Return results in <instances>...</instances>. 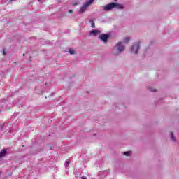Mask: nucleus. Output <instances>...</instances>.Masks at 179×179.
<instances>
[{
    "mask_svg": "<svg viewBox=\"0 0 179 179\" xmlns=\"http://www.w3.org/2000/svg\"><path fill=\"white\" fill-rule=\"evenodd\" d=\"M131 151H127L124 152V156H129L131 155Z\"/></svg>",
    "mask_w": 179,
    "mask_h": 179,
    "instance_id": "9",
    "label": "nucleus"
},
{
    "mask_svg": "<svg viewBox=\"0 0 179 179\" xmlns=\"http://www.w3.org/2000/svg\"><path fill=\"white\" fill-rule=\"evenodd\" d=\"M116 55H118V53H115Z\"/></svg>",
    "mask_w": 179,
    "mask_h": 179,
    "instance_id": "20",
    "label": "nucleus"
},
{
    "mask_svg": "<svg viewBox=\"0 0 179 179\" xmlns=\"http://www.w3.org/2000/svg\"><path fill=\"white\" fill-rule=\"evenodd\" d=\"M81 179H86V177L82 176V177H81Z\"/></svg>",
    "mask_w": 179,
    "mask_h": 179,
    "instance_id": "15",
    "label": "nucleus"
},
{
    "mask_svg": "<svg viewBox=\"0 0 179 179\" xmlns=\"http://www.w3.org/2000/svg\"><path fill=\"white\" fill-rule=\"evenodd\" d=\"M108 37L110 36L107 34H101L99 35V40L103 41V43H106L108 41Z\"/></svg>",
    "mask_w": 179,
    "mask_h": 179,
    "instance_id": "4",
    "label": "nucleus"
},
{
    "mask_svg": "<svg viewBox=\"0 0 179 179\" xmlns=\"http://www.w3.org/2000/svg\"><path fill=\"white\" fill-rule=\"evenodd\" d=\"M38 1L40 2V1H41V0H38Z\"/></svg>",
    "mask_w": 179,
    "mask_h": 179,
    "instance_id": "22",
    "label": "nucleus"
},
{
    "mask_svg": "<svg viewBox=\"0 0 179 179\" xmlns=\"http://www.w3.org/2000/svg\"><path fill=\"white\" fill-rule=\"evenodd\" d=\"M6 152V150H1V151L0 152V159H2V157H5Z\"/></svg>",
    "mask_w": 179,
    "mask_h": 179,
    "instance_id": "7",
    "label": "nucleus"
},
{
    "mask_svg": "<svg viewBox=\"0 0 179 179\" xmlns=\"http://www.w3.org/2000/svg\"><path fill=\"white\" fill-rule=\"evenodd\" d=\"M69 13H72V10H69Z\"/></svg>",
    "mask_w": 179,
    "mask_h": 179,
    "instance_id": "16",
    "label": "nucleus"
},
{
    "mask_svg": "<svg viewBox=\"0 0 179 179\" xmlns=\"http://www.w3.org/2000/svg\"><path fill=\"white\" fill-rule=\"evenodd\" d=\"M93 2H94V0H87L78 10V13L80 14L85 13V12H86V10H87V8H89V6H90V5L93 3Z\"/></svg>",
    "mask_w": 179,
    "mask_h": 179,
    "instance_id": "2",
    "label": "nucleus"
},
{
    "mask_svg": "<svg viewBox=\"0 0 179 179\" xmlns=\"http://www.w3.org/2000/svg\"><path fill=\"white\" fill-rule=\"evenodd\" d=\"M100 34H101V31H100V30H92L90 32V36H94V37H96V36H100Z\"/></svg>",
    "mask_w": 179,
    "mask_h": 179,
    "instance_id": "6",
    "label": "nucleus"
},
{
    "mask_svg": "<svg viewBox=\"0 0 179 179\" xmlns=\"http://www.w3.org/2000/svg\"><path fill=\"white\" fill-rule=\"evenodd\" d=\"M129 40L130 38L127 37V38H124V40H123V43H124L125 44H127V43H129Z\"/></svg>",
    "mask_w": 179,
    "mask_h": 179,
    "instance_id": "8",
    "label": "nucleus"
},
{
    "mask_svg": "<svg viewBox=\"0 0 179 179\" xmlns=\"http://www.w3.org/2000/svg\"><path fill=\"white\" fill-rule=\"evenodd\" d=\"M73 5H78V3H76L73 4Z\"/></svg>",
    "mask_w": 179,
    "mask_h": 179,
    "instance_id": "19",
    "label": "nucleus"
},
{
    "mask_svg": "<svg viewBox=\"0 0 179 179\" xmlns=\"http://www.w3.org/2000/svg\"><path fill=\"white\" fill-rule=\"evenodd\" d=\"M151 92H156V90H151Z\"/></svg>",
    "mask_w": 179,
    "mask_h": 179,
    "instance_id": "17",
    "label": "nucleus"
},
{
    "mask_svg": "<svg viewBox=\"0 0 179 179\" xmlns=\"http://www.w3.org/2000/svg\"><path fill=\"white\" fill-rule=\"evenodd\" d=\"M9 133H10V134H12V132H11V131H10V130L9 131Z\"/></svg>",
    "mask_w": 179,
    "mask_h": 179,
    "instance_id": "18",
    "label": "nucleus"
},
{
    "mask_svg": "<svg viewBox=\"0 0 179 179\" xmlns=\"http://www.w3.org/2000/svg\"><path fill=\"white\" fill-rule=\"evenodd\" d=\"M171 139L174 142L176 141V137L174 136V135L171 136Z\"/></svg>",
    "mask_w": 179,
    "mask_h": 179,
    "instance_id": "11",
    "label": "nucleus"
},
{
    "mask_svg": "<svg viewBox=\"0 0 179 179\" xmlns=\"http://www.w3.org/2000/svg\"><path fill=\"white\" fill-rule=\"evenodd\" d=\"M114 8H117V9H122V5L118 4L117 3H110L103 6V10L108 12L114 9Z\"/></svg>",
    "mask_w": 179,
    "mask_h": 179,
    "instance_id": "1",
    "label": "nucleus"
},
{
    "mask_svg": "<svg viewBox=\"0 0 179 179\" xmlns=\"http://www.w3.org/2000/svg\"><path fill=\"white\" fill-rule=\"evenodd\" d=\"M50 149H52V147H50Z\"/></svg>",
    "mask_w": 179,
    "mask_h": 179,
    "instance_id": "21",
    "label": "nucleus"
},
{
    "mask_svg": "<svg viewBox=\"0 0 179 179\" xmlns=\"http://www.w3.org/2000/svg\"><path fill=\"white\" fill-rule=\"evenodd\" d=\"M66 169H69V161H66Z\"/></svg>",
    "mask_w": 179,
    "mask_h": 179,
    "instance_id": "10",
    "label": "nucleus"
},
{
    "mask_svg": "<svg viewBox=\"0 0 179 179\" xmlns=\"http://www.w3.org/2000/svg\"><path fill=\"white\" fill-rule=\"evenodd\" d=\"M114 51H116V52H122L123 51H125V46L122 45V43L119 42L115 47Z\"/></svg>",
    "mask_w": 179,
    "mask_h": 179,
    "instance_id": "3",
    "label": "nucleus"
},
{
    "mask_svg": "<svg viewBox=\"0 0 179 179\" xmlns=\"http://www.w3.org/2000/svg\"><path fill=\"white\" fill-rule=\"evenodd\" d=\"M69 53L71 54V55L73 54L74 53L73 50H69Z\"/></svg>",
    "mask_w": 179,
    "mask_h": 179,
    "instance_id": "13",
    "label": "nucleus"
},
{
    "mask_svg": "<svg viewBox=\"0 0 179 179\" xmlns=\"http://www.w3.org/2000/svg\"><path fill=\"white\" fill-rule=\"evenodd\" d=\"M3 55H6V52H5V50L3 51Z\"/></svg>",
    "mask_w": 179,
    "mask_h": 179,
    "instance_id": "14",
    "label": "nucleus"
},
{
    "mask_svg": "<svg viewBox=\"0 0 179 179\" xmlns=\"http://www.w3.org/2000/svg\"><path fill=\"white\" fill-rule=\"evenodd\" d=\"M91 27H94V22H92V23L91 24Z\"/></svg>",
    "mask_w": 179,
    "mask_h": 179,
    "instance_id": "12",
    "label": "nucleus"
},
{
    "mask_svg": "<svg viewBox=\"0 0 179 179\" xmlns=\"http://www.w3.org/2000/svg\"><path fill=\"white\" fill-rule=\"evenodd\" d=\"M138 50H139V43L133 45V46L131 48V52H134V54H138Z\"/></svg>",
    "mask_w": 179,
    "mask_h": 179,
    "instance_id": "5",
    "label": "nucleus"
}]
</instances>
